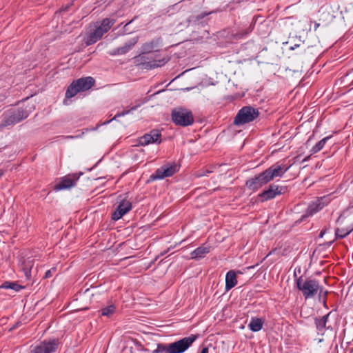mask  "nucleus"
Returning <instances> with one entry per match:
<instances>
[{
  "label": "nucleus",
  "instance_id": "72a5a7b5",
  "mask_svg": "<svg viewBox=\"0 0 353 353\" xmlns=\"http://www.w3.org/2000/svg\"><path fill=\"white\" fill-rule=\"evenodd\" d=\"M211 172L209 170H206L205 172H198L195 174L196 177H201L207 175L208 173H210Z\"/></svg>",
  "mask_w": 353,
  "mask_h": 353
},
{
  "label": "nucleus",
  "instance_id": "e433bc0d",
  "mask_svg": "<svg viewBox=\"0 0 353 353\" xmlns=\"http://www.w3.org/2000/svg\"><path fill=\"white\" fill-rule=\"evenodd\" d=\"M327 293H328V292H327V291H325V292H323V296H324V301H324V303H325V299H326V296H327Z\"/></svg>",
  "mask_w": 353,
  "mask_h": 353
},
{
  "label": "nucleus",
  "instance_id": "1a4fd4ad",
  "mask_svg": "<svg viewBox=\"0 0 353 353\" xmlns=\"http://www.w3.org/2000/svg\"><path fill=\"white\" fill-rule=\"evenodd\" d=\"M286 191V186L270 184L267 189L259 194L258 197L260 199L261 201L264 202L273 199L276 196L284 194Z\"/></svg>",
  "mask_w": 353,
  "mask_h": 353
},
{
  "label": "nucleus",
  "instance_id": "58836bf2",
  "mask_svg": "<svg viewBox=\"0 0 353 353\" xmlns=\"http://www.w3.org/2000/svg\"><path fill=\"white\" fill-rule=\"evenodd\" d=\"M4 174V171L1 169H0V177L2 176Z\"/></svg>",
  "mask_w": 353,
  "mask_h": 353
},
{
  "label": "nucleus",
  "instance_id": "2eb2a0df",
  "mask_svg": "<svg viewBox=\"0 0 353 353\" xmlns=\"http://www.w3.org/2000/svg\"><path fill=\"white\" fill-rule=\"evenodd\" d=\"M132 203L128 200L123 199L118 205L116 210L112 214V219L117 221L122 218L125 214L132 210Z\"/></svg>",
  "mask_w": 353,
  "mask_h": 353
},
{
  "label": "nucleus",
  "instance_id": "423d86ee",
  "mask_svg": "<svg viewBox=\"0 0 353 353\" xmlns=\"http://www.w3.org/2000/svg\"><path fill=\"white\" fill-rule=\"evenodd\" d=\"M259 116L258 109L252 106H244L241 108L234 119V124L236 125H241L248 123H250L255 120Z\"/></svg>",
  "mask_w": 353,
  "mask_h": 353
},
{
  "label": "nucleus",
  "instance_id": "9d476101",
  "mask_svg": "<svg viewBox=\"0 0 353 353\" xmlns=\"http://www.w3.org/2000/svg\"><path fill=\"white\" fill-rule=\"evenodd\" d=\"M291 167V165H285L283 163H276L270 168L264 170V172L270 182L276 177H281Z\"/></svg>",
  "mask_w": 353,
  "mask_h": 353
},
{
  "label": "nucleus",
  "instance_id": "79ce46f5",
  "mask_svg": "<svg viewBox=\"0 0 353 353\" xmlns=\"http://www.w3.org/2000/svg\"><path fill=\"white\" fill-rule=\"evenodd\" d=\"M30 270H28V271L26 272V275L27 277L28 276V274L30 273Z\"/></svg>",
  "mask_w": 353,
  "mask_h": 353
},
{
  "label": "nucleus",
  "instance_id": "7ed1b4c3",
  "mask_svg": "<svg viewBox=\"0 0 353 353\" xmlns=\"http://www.w3.org/2000/svg\"><path fill=\"white\" fill-rule=\"evenodd\" d=\"M168 59H160L157 54H148L141 52L134 57V62L136 65L141 66L144 70H151L164 65Z\"/></svg>",
  "mask_w": 353,
  "mask_h": 353
},
{
  "label": "nucleus",
  "instance_id": "ea45409f",
  "mask_svg": "<svg viewBox=\"0 0 353 353\" xmlns=\"http://www.w3.org/2000/svg\"><path fill=\"white\" fill-rule=\"evenodd\" d=\"M319 26V23H315L314 30H316Z\"/></svg>",
  "mask_w": 353,
  "mask_h": 353
},
{
  "label": "nucleus",
  "instance_id": "4468645a",
  "mask_svg": "<svg viewBox=\"0 0 353 353\" xmlns=\"http://www.w3.org/2000/svg\"><path fill=\"white\" fill-rule=\"evenodd\" d=\"M161 132L158 130H152L139 138V145L145 146L151 143L159 144L161 143Z\"/></svg>",
  "mask_w": 353,
  "mask_h": 353
},
{
  "label": "nucleus",
  "instance_id": "0eeeda50",
  "mask_svg": "<svg viewBox=\"0 0 353 353\" xmlns=\"http://www.w3.org/2000/svg\"><path fill=\"white\" fill-rule=\"evenodd\" d=\"M82 174V172L72 173L60 178L59 182L54 185V190L60 191L76 186L77 181Z\"/></svg>",
  "mask_w": 353,
  "mask_h": 353
},
{
  "label": "nucleus",
  "instance_id": "6e6552de",
  "mask_svg": "<svg viewBox=\"0 0 353 353\" xmlns=\"http://www.w3.org/2000/svg\"><path fill=\"white\" fill-rule=\"evenodd\" d=\"M59 344L57 339L44 340L39 344L32 346L29 353H54L57 350Z\"/></svg>",
  "mask_w": 353,
  "mask_h": 353
},
{
  "label": "nucleus",
  "instance_id": "2f4dec72",
  "mask_svg": "<svg viewBox=\"0 0 353 353\" xmlns=\"http://www.w3.org/2000/svg\"><path fill=\"white\" fill-rule=\"evenodd\" d=\"M1 288L3 289H12L15 291H19V290L21 288V286L14 282L6 281L1 285Z\"/></svg>",
  "mask_w": 353,
  "mask_h": 353
},
{
  "label": "nucleus",
  "instance_id": "f704fd0d",
  "mask_svg": "<svg viewBox=\"0 0 353 353\" xmlns=\"http://www.w3.org/2000/svg\"><path fill=\"white\" fill-rule=\"evenodd\" d=\"M210 13H206V12H203V13H201L200 15H199L197 17V19H201L203 18H204L205 16L208 15Z\"/></svg>",
  "mask_w": 353,
  "mask_h": 353
},
{
  "label": "nucleus",
  "instance_id": "cd10ccee",
  "mask_svg": "<svg viewBox=\"0 0 353 353\" xmlns=\"http://www.w3.org/2000/svg\"><path fill=\"white\" fill-rule=\"evenodd\" d=\"M80 90L75 83V81H73L70 85L68 87L65 92V97L67 99H70L74 97L77 93L80 92Z\"/></svg>",
  "mask_w": 353,
  "mask_h": 353
},
{
  "label": "nucleus",
  "instance_id": "c756f323",
  "mask_svg": "<svg viewBox=\"0 0 353 353\" xmlns=\"http://www.w3.org/2000/svg\"><path fill=\"white\" fill-rule=\"evenodd\" d=\"M332 137V136H327L324 137L321 141H319L315 145H314L310 150L311 154H316L320 150H321L326 142Z\"/></svg>",
  "mask_w": 353,
  "mask_h": 353
},
{
  "label": "nucleus",
  "instance_id": "39448f33",
  "mask_svg": "<svg viewBox=\"0 0 353 353\" xmlns=\"http://www.w3.org/2000/svg\"><path fill=\"white\" fill-rule=\"evenodd\" d=\"M171 118L175 125L183 127L191 125L194 123L192 112L185 108H178L172 110Z\"/></svg>",
  "mask_w": 353,
  "mask_h": 353
},
{
  "label": "nucleus",
  "instance_id": "ddd939ff",
  "mask_svg": "<svg viewBox=\"0 0 353 353\" xmlns=\"http://www.w3.org/2000/svg\"><path fill=\"white\" fill-rule=\"evenodd\" d=\"M330 202V199L328 195L318 198L308 205L306 210L305 215L307 216H312L323 209Z\"/></svg>",
  "mask_w": 353,
  "mask_h": 353
},
{
  "label": "nucleus",
  "instance_id": "393cba45",
  "mask_svg": "<svg viewBox=\"0 0 353 353\" xmlns=\"http://www.w3.org/2000/svg\"><path fill=\"white\" fill-rule=\"evenodd\" d=\"M147 101V100L145 99H139L137 101H135V105L134 106H132L130 110H123L121 112H119V113H117L114 117L113 118V119H115L117 117H122V116H125L128 114H129L131 111L132 110H136L138 108H139L140 106H141L143 104H144L145 102Z\"/></svg>",
  "mask_w": 353,
  "mask_h": 353
},
{
  "label": "nucleus",
  "instance_id": "a211bd4d",
  "mask_svg": "<svg viewBox=\"0 0 353 353\" xmlns=\"http://www.w3.org/2000/svg\"><path fill=\"white\" fill-rule=\"evenodd\" d=\"M211 250V246L205 243L199 246L190 253L192 259H201L204 258Z\"/></svg>",
  "mask_w": 353,
  "mask_h": 353
},
{
  "label": "nucleus",
  "instance_id": "f257e3e1",
  "mask_svg": "<svg viewBox=\"0 0 353 353\" xmlns=\"http://www.w3.org/2000/svg\"><path fill=\"white\" fill-rule=\"evenodd\" d=\"M198 336L191 334L171 343H158L152 353H183L196 340Z\"/></svg>",
  "mask_w": 353,
  "mask_h": 353
},
{
  "label": "nucleus",
  "instance_id": "f8f14e48",
  "mask_svg": "<svg viewBox=\"0 0 353 353\" xmlns=\"http://www.w3.org/2000/svg\"><path fill=\"white\" fill-rule=\"evenodd\" d=\"M179 170V167L176 164L165 165L158 168L155 172L151 175V179L153 180L163 179L165 177L172 176Z\"/></svg>",
  "mask_w": 353,
  "mask_h": 353
},
{
  "label": "nucleus",
  "instance_id": "a878e982",
  "mask_svg": "<svg viewBox=\"0 0 353 353\" xmlns=\"http://www.w3.org/2000/svg\"><path fill=\"white\" fill-rule=\"evenodd\" d=\"M14 124L15 121L12 119L10 111H8L3 114V118L0 123V128L3 129L8 125H12Z\"/></svg>",
  "mask_w": 353,
  "mask_h": 353
},
{
  "label": "nucleus",
  "instance_id": "4be33fe9",
  "mask_svg": "<svg viewBox=\"0 0 353 353\" xmlns=\"http://www.w3.org/2000/svg\"><path fill=\"white\" fill-rule=\"evenodd\" d=\"M114 23L115 19L105 18L101 21V24L98 26L97 28L100 29L103 34H105L110 30Z\"/></svg>",
  "mask_w": 353,
  "mask_h": 353
},
{
  "label": "nucleus",
  "instance_id": "473e14b6",
  "mask_svg": "<svg viewBox=\"0 0 353 353\" xmlns=\"http://www.w3.org/2000/svg\"><path fill=\"white\" fill-rule=\"evenodd\" d=\"M55 270H56V269L54 268H53L46 271V272L45 273L44 278L48 279V278L51 277L52 276V272H54Z\"/></svg>",
  "mask_w": 353,
  "mask_h": 353
},
{
  "label": "nucleus",
  "instance_id": "c85d7f7f",
  "mask_svg": "<svg viewBox=\"0 0 353 353\" xmlns=\"http://www.w3.org/2000/svg\"><path fill=\"white\" fill-rule=\"evenodd\" d=\"M329 315H330V313H328L326 315H324V316H321V318H319V319L316 318L315 319L314 323H315L316 329L319 332L323 331L325 328L326 323L327 322Z\"/></svg>",
  "mask_w": 353,
  "mask_h": 353
},
{
  "label": "nucleus",
  "instance_id": "412c9836",
  "mask_svg": "<svg viewBox=\"0 0 353 353\" xmlns=\"http://www.w3.org/2000/svg\"><path fill=\"white\" fill-rule=\"evenodd\" d=\"M237 284L236 274L235 271L230 270L225 276V290L228 291Z\"/></svg>",
  "mask_w": 353,
  "mask_h": 353
},
{
  "label": "nucleus",
  "instance_id": "f3484780",
  "mask_svg": "<svg viewBox=\"0 0 353 353\" xmlns=\"http://www.w3.org/2000/svg\"><path fill=\"white\" fill-rule=\"evenodd\" d=\"M103 33L101 31L100 29L95 26V28L87 33L85 37H84V41L87 46L92 45L97 43L99 40H100L103 36Z\"/></svg>",
  "mask_w": 353,
  "mask_h": 353
},
{
  "label": "nucleus",
  "instance_id": "a19ab883",
  "mask_svg": "<svg viewBox=\"0 0 353 353\" xmlns=\"http://www.w3.org/2000/svg\"><path fill=\"white\" fill-rule=\"evenodd\" d=\"M324 233H325V231H321L320 233V236L322 237L323 235L324 234Z\"/></svg>",
  "mask_w": 353,
  "mask_h": 353
},
{
  "label": "nucleus",
  "instance_id": "7c9ffc66",
  "mask_svg": "<svg viewBox=\"0 0 353 353\" xmlns=\"http://www.w3.org/2000/svg\"><path fill=\"white\" fill-rule=\"evenodd\" d=\"M116 312V306L114 304L108 305L106 307L101 308L99 311L101 316L107 317L112 316Z\"/></svg>",
  "mask_w": 353,
  "mask_h": 353
},
{
  "label": "nucleus",
  "instance_id": "20e7f679",
  "mask_svg": "<svg viewBox=\"0 0 353 353\" xmlns=\"http://www.w3.org/2000/svg\"><path fill=\"white\" fill-rule=\"evenodd\" d=\"M350 210L343 211L336 220L339 227L335 230L336 239H344L353 231V221Z\"/></svg>",
  "mask_w": 353,
  "mask_h": 353
},
{
  "label": "nucleus",
  "instance_id": "c9c22d12",
  "mask_svg": "<svg viewBox=\"0 0 353 353\" xmlns=\"http://www.w3.org/2000/svg\"><path fill=\"white\" fill-rule=\"evenodd\" d=\"M208 351H209L208 347H204L202 348L200 353H208Z\"/></svg>",
  "mask_w": 353,
  "mask_h": 353
},
{
  "label": "nucleus",
  "instance_id": "b1692460",
  "mask_svg": "<svg viewBox=\"0 0 353 353\" xmlns=\"http://www.w3.org/2000/svg\"><path fill=\"white\" fill-rule=\"evenodd\" d=\"M158 44L159 39L143 43L141 46L142 52L150 54L158 46Z\"/></svg>",
  "mask_w": 353,
  "mask_h": 353
},
{
  "label": "nucleus",
  "instance_id": "6ab92c4d",
  "mask_svg": "<svg viewBox=\"0 0 353 353\" xmlns=\"http://www.w3.org/2000/svg\"><path fill=\"white\" fill-rule=\"evenodd\" d=\"M74 81L81 92L88 90L95 83L94 79L91 77L80 78L77 80H74Z\"/></svg>",
  "mask_w": 353,
  "mask_h": 353
},
{
  "label": "nucleus",
  "instance_id": "dca6fc26",
  "mask_svg": "<svg viewBox=\"0 0 353 353\" xmlns=\"http://www.w3.org/2000/svg\"><path fill=\"white\" fill-rule=\"evenodd\" d=\"M139 41L138 37H134L126 42L123 46L112 50L110 52L111 56L123 55L131 50Z\"/></svg>",
  "mask_w": 353,
  "mask_h": 353
},
{
  "label": "nucleus",
  "instance_id": "bb28decb",
  "mask_svg": "<svg viewBox=\"0 0 353 353\" xmlns=\"http://www.w3.org/2000/svg\"><path fill=\"white\" fill-rule=\"evenodd\" d=\"M252 30L253 26L250 25L246 28L239 30L236 33L232 34V37L234 39H241L247 37Z\"/></svg>",
  "mask_w": 353,
  "mask_h": 353
},
{
  "label": "nucleus",
  "instance_id": "4c0bfd02",
  "mask_svg": "<svg viewBox=\"0 0 353 353\" xmlns=\"http://www.w3.org/2000/svg\"><path fill=\"white\" fill-rule=\"evenodd\" d=\"M299 46V44H296V45H294V46L290 47V50H294L296 48H297Z\"/></svg>",
  "mask_w": 353,
  "mask_h": 353
},
{
  "label": "nucleus",
  "instance_id": "aec40b11",
  "mask_svg": "<svg viewBox=\"0 0 353 353\" xmlns=\"http://www.w3.org/2000/svg\"><path fill=\"white\" fill-rule=\"evenodd\" d=\"M10 112L12 117V119L15 121V124L26 119L29 115V112L26 110L21 108L14 110H11Z\"/></svg>",
  "mask_w": 353,
  "mask_h": 353
},
{
  "label": "nucleus",
  "instance_id": "f03ea898",
  "mask_svg": "<svg viewBox=\"0 0 353 353\" xmlns=\"http://www.w3.org/2000/svg\"><path fill=\"white\" fill-rule=\"evenodd\" d=\"M297 289L301 292L305 299L313 298L319 291L320 294L323 293V289L319 285V282L310 278L304 279L303 276H296V271L294 274Z\"/></svg>",
  "mask_w": 353,
  "mask_h": 353
},
{
  "label": "nucleus",
  "instance_id": "9b49d317",
  "mask_svg": "<svg viewBox=\"0 0 353 353\" xmlns=\"http://www.w3.org/2000/svg\"><path fill=\"white\" fill-rule=\"evenodd\" d=\"M268 183L269 181L264 171H263L260 174L247 180L245 182V185L249 190L253 192H256Z\"/></svg>",
  "mask_w": 353,
  "mask_h": 353
},
{
  "label": "nucleus",
  "instance_id": "5701e85b",
  "mask_svg": "<svg viewBox=\"0 0 353 353\" xmlns=\"http://www.w3.org/2000/svg\"><path fill=\"white\" fill-rule=\"evenodd\" d=\"M263 323L264 321L261 319L252 318L248 324V327L252 332H259L262 329Z\"/></svg>",
  "mask_w": 353,
  "mask_h": 353
}]
</instances>
